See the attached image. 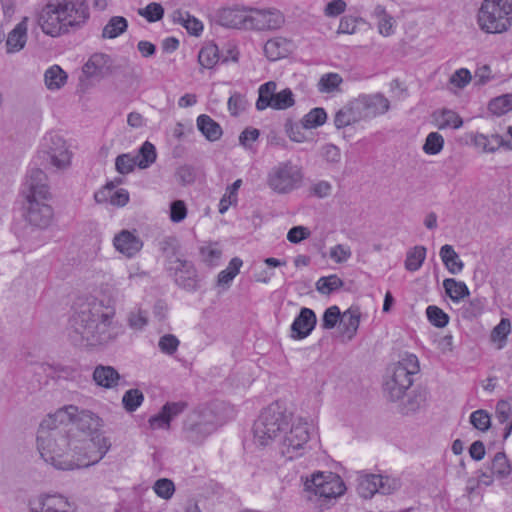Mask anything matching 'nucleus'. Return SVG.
<instances>
[{
	"mask_svg": "<svg viewBox=\"0 0 512 512\" xmlns=\"http://www.w3.org/2000/svg\"><path fill=\"white\" fill-rule=\"evenodd\" d=\"M114 186L111 184H108L105 187L104 191L98 192L95 194V200L97 202H102L106 199L105 191L110 193V202L112 205L116 206H125L129 201V193L125 189H119L116 191H113Z\"/></svg>",
	"mask_w": 512,
	"mask_h": 512,
	"instance_id": "79ce46f5",
	"label": "nucleus"
},
{
	"mask_svg": "<svg viewBox=\"0 0 512 512\" xmlns=\"http://www.w3.org/2000/svg\"><path fill=\"white\" fill-rule=\"evenodd\" d=\"M45 199H26L27 201V212L25 218L27 222L40 229L47 228L53 218V210L50 205L44 203Z\"/></svg>",
	"mask_w": 512,
	"mask_h": 512,
	"instance_id": "f3484780",
	"label": "nucleus"
},
{
	"mask_svg": "<svg viewBox=\"0 0 512 512\" xmlns=\"http://www.w3.org/2000/svg\"><path fill=\"white\" fill-rule=\"evenodd\" d=\"M148 323V313L142 309L131 311L128 315V324L132 329L141 330Z\"/></svg>",
	"mask_w": 512,
	"mask_h": 512,
	"instance_id": "0e129e2a",
	"label": "nucleus"
},
{
	"mask_svg": "<svg viewBox=\"0 0 512 512\" xmlns=\"http://www.w3.org/2000/svg\"><path fill=\"white\" fill-rule=\"evenodd\" d=\"M511 333V322L508 318H502L500 322L492 329L490 341L496 348L501 350L507 344V339Z\"/></svg>",
	"mask_w": 512,
	"mask_h": 512,
	"instance_id": "58836bf2",
	"label": "nucleus"
},
{
	"mask_svg": "<svg viewBox=\"0 0 512 512\" xmlns=\"http://www.w3.org/2000/svg\"><path fill=\"white\" fill-rule=\"evenodd\" d=\"M144 395L139 389H130L122 397V404L126 411L134 412L143 402Z\"/></svg>",
	"mask_w": 512,
	"mask_h": 512,
	"instance_id": "864d4df0",
	"label": "nucleus"
},
{
	"mask_svg": "<svg viewBox=\"0 0 512 512\" xmlns=\"http://www.w3.org/2000/svg\"><path fill=\"white\" fill-rule=\"evenodd\" d=\"M316 315L310 308H302L291 324L290 337L293 340L307 338L316 326Z\"/></svg>",
	"mask_w": 512,
	"mask_h": 512,
	"instance_id": "6ab92c4d",
	"label": "nucleus"
},
{
	"mask_svg": "<svg viewBox=\"0 0 512 512\" xmlns=\"http://www.w3.org/2000/svg\"><path fill=\"white\" fill-rule=\"evenodd\" d=\"M419 360L416 355L406 353L390 368V376L384 384L385 391L391 399L398 400L404 396L413 384V376L419 372Z\"/></svg>",
	"mask_w": 512,
	"mask_h": 512,
	"instance_id": "6e6552de",
	"label": "nucleus"
},
{
	"mask_svg": "<svg viewBox=\"0 0 512 512\" xmlns=\"http://www.w3.org/2000/svg\"><path fill=\"white\" fill-rule=\"evenodd\" d=\"M71 158L72 152L63 137L56 133H48L37 152L35 165L62 171L70 167Z\"/></svg>",
	"mask_w": 512,
	"mask_h": 512,
	"instance_id": "1a4fd4ad",
	"label": "nucleus"
},
{
	"mask_svg": "<svg viewBox=\"0 0 512 512\" xmlns=\"http://www.w3.org/2000/svg\"><path fill=\"white\" fill-rule=\"evenodd\" d=\"M112 61L109 55L94 53L84 64L82 71L87 78L101 80L111 74Z\"/></svg>",
	"mask_w": 512,
	"mask_h": 512,
	"instance_id": "aec40b11",
	"label": "nucleus"
},
{
	"mask_svg": "<svg viewBox=\"0 0 512 512\" xmlns=\"http://www.w3.org/2000/svg\"><path fill=\"white\" fill-rule=\"evenodd\" d=\"M362 119L356 100L337 111L334 117V125L341 129Z\"/></svg>",
	"mask_w": 512,
	"mask_h": 512,
	"instance_id": "a878e982",
	"label": "nucleus"
},
{
	"mask_svg": "<svg viewBox=\"0 0 512 512\" xmlns=\"http://www.w3.org/2000/svg\"><path fill=\"white\" fill-rule=\"evenodd\" d=\"M29 18L23 17L22 20L8 33L6 47L8 53H16L22 50L27 42Z\"/></svg>",
	"mask_w": 512,
	"mask_h": 512,
	"instance_id": "5701e85b",
	"label": "nucleus"
},
{
	"mask_svg": "<svg viewBox=\"0 0 512 512\" xmlns=\"http://www.w3.org/2000/svg\"><path fill=\"white\" fill-rule=\"evenodd\" d=\"M303 178L300 166L289 161L281 162L269 171L267 184L275 193L289 194L302 186Z\"/></svg>",
	"mask_w": 512,
	"mask_h": 512,
	"instance_id": "9d476101",
	"label": "nucleus"
},
{
	"mask_svg": "<svg viewBox=\"0 0 512 512\" xmlns=\"http://www.w3.org/2000/svg\"><path fill=\"white\" fill-rule=\"evenodd\" d=\"M277 84L274 81L263 83L258 88V98L256 101V109L263 111L271 108L272 102L276 94Z\"/></svg>",
	"mask_w": 512,
	"mask_h": 512,
	"instance_id": "e433bc0d",
	"label": "nucleus"
},
{
	"mask_svg": "<svg viewBox=\"0 0 512 512\" xmlns=\"http://www.w3.org/2000/svg\"><path fill=\"white\" fill-rule=\"evenodd\" d=\"M472 80L471 72L467 68L456 70L449 79L450 89L454 92L464 89Z\"/></svg>",
	"mask_w": 512,
	"mask_h": 512,
	"instance_id": "3c124183",
	"label": "nucleus"
},
{
	"mask_svg": "<svg viewBox=\"0 0 512 512\" xmlns=\"http://www.w3.org/2000/svg\"><path fill=\"white\" fill-rule=\"evenodd\" d=\"M120 333L115 321V309L102 301L94 300L83 306L70 320V338L76 344L89 346L106 344Z\"/></svg>",
	"mask_w": 512,
	"mask_h": 512,
	"instance_id": "f03ea898",
	"label": "nucleus"
},
{
	"mask_svg": "<svg viewBox=\"0 0 512 512\" xmlns=\"http://www.w3.org/2000/svg\"><path fill=\"white\" fill-rule=\"evenodd\" d=\"M200 255L204 263L213 267L221 262L222 248L219 243H209L200 248Z\"/></svg>",
	"mask_w": 512,
	"mask_h": 512,
	"instance_id": "a18cd8bd",
	"label": "nucleus"
},
{
	"mask_svg": "<svg viewBox=\"0 0 512 512\" xmlns=\"http://www.w3.org/2000/svg\"><path fill=\"white\" fill-rule=\"evenodd\" d=\"M294 104V94L289 88H286L276 92L271 108L274 110H286Z\"/></svg>",
	"mask_w": 512,
	"mask_h": 512,
	"instance_id": "603ef678",
	"label": "nucleus"
},
{
	"mask_svg": "<svg viewBox=\"0 0 512 512\" xmlns=\"http://www.w3.org/2000/svg\"><path fill=\"white\" fill-rule=\"evenodd\" d=\"M495 416L499 423L505 424L504 439L512 433V399H502L496 404Z\"/></svg>",
	"mask_w": 512,
	"mask_h": 512,
	"instance_id": "2f4dec72",
	"label": "nucleus"
},
{
	"mask_svg": "<svg viewBox=\"0 0 512 512\" xmlns=\"http://www.w3.org/2000/svg\"><path fill=\"white\" fill-rule=\"evenodd\" d=\"M102 420L89 410L69 405L40 423L37 445L42 459L68 471L98 463L109 451V438L99 433Z\"/></svg>",
	"mask_w": 512,
	"mask_h": 512,
	"instance_id": "f257e3e1",
	"label": "nucleus"
},
{
	"mask_svg": "<svg viewBox=\"0 0 512 512\" xmlns=\"http://www.w3.org/2000/svg\"><path fill=\"white\" fill-rule=\"evenodd\" d=\"M179 344L180 342L175 335L165 334L160 337L158 347L162 353L173 355L177 351Z\"/></svg>",
	"mask_w": 512,
	"mask_h": 512,
	"instance_id": "e2e57ef3",
	"label": "nucleus"
},
{
	"mask_svg": "<svg viewBox=\"0 0 512 512\" xmlns=\"http://www.w3.org/2000/svg\"><path fill=\"white\" fill-rule=\"evenodd\" d=\"M477 27L488 35H500L512 29V0H482L475 16Z\"/></svg>",
	"mask_w": 512,
	"mask_h": 512,
	"instance_id": "20e7f679",
	"label": "nucleus"
},
{
	"mask_svg": "<svg viewBox=\"0 0 512 512\" xmlns=\"http://www.w3.org/2000/svg\"><path fill=\"white\" fill-rule=\"evenodd\" d=\"M156 157L157 153L155 146L151 142L145 141L140 147L135 159L137 160V166L139 168L146 169L155 162Z\"/></svg>",
	"mask_w": 512,
	"mask_h": 512,
	"instance_id": "37998d69",
	"label": "nucleus"
},
{
	"mask_svg": "<svg viewBox=\"0 0 512 512\" xmlns=\"http://www.w3.org/2000/svg\"><path fill=\"white\" fill-rule=\"evenodd\" d=\"M326 120V111L323 108L316 107L303 116L301 123L305 129H316L324 125Z\"/></svg>",
	"mask_w": 512,
	"mask_h": 512,
	"instance_id": "c03bdc74",
	"label": "nucleus"
},
{
	"mask_svg": "<svg viewBox=\"0 0 512 512\" xmlns=\"http://www.w3.org/2000/svg\"><path fill=\"white\" fill-rule=\"evenodd\" d=\"M361 319L358 308H349L341 316L342 335L351 340L356 335Z\"/></svg>",
	"mask_w": 512,
	"mask_h": 512,
	"instance_id": "cd10ccee",
	"label": "nucleus"
},
{
	"mask_svg": "<svg viewBox=\"0 0 512 512\" xmlns=\"http://www.w3.org/2000/svg\"><path fill=\"white\" fill-rule=\"evenodd\" d=\"M341 320V312L339 307L330 306L323 314L322 326L324 329H333Z\"/></svg>",
	"mask_w": 512,
	"mask_h": 512,
	"instance_id": "69168bd1",
	"label": "nucleus"
},
{
	"mask_svg": "<svg viewBox=\"0 0 512 512\" xmlns=\"http://www.w3.org/2000/svg\"><path fill=\"white\" fill-rule=\"evenodd\" d=\"M443 288L446 295L452 302L458 304L469 296V288L465 282L454 278H447L443 281Z\"/></svg>",
	"mask_w": 512,
	"mask_h": 512,
	"instance_id": "7c9ffc66",
	"label": "nucleus"
},
{
	"mask_svg": "<svg viewBox=\"0 0 512 512\" xmlns=\"http://www.w3.org/2000/svg\"><path fill=\"white\" fill-rule=\"evenodd\" d=\"M285 23L283 13L277 9H251L250 28L251 30H277Z\"/></svg>",
	"mask_w": 512,
	"mask_h": 512,
	"instance_id": "2eb2a0df",
	"label": "nucleus"
},
{
	"mask_svg": "<svg viewBox=\"0 0 512 512\" xmlns=\"http://www.w3.org/2000/svg\"><path fill=\"white\" fill-rule=\"evenodd\" d=\"M439 256L443 265L450 274L458 275L463 271L464 262L460 259V256L452 245H443L439 250Z\"/></svg>",
	"mask_w": 512,
	"mask_h": 512,
	"instance_id": "393cba45",
	"label": "nucleus"
},
{
	"mask_svg": "<svg viewBox=\"0 0 512 512\" xmlns=\"http://www.w3.org/2000/svg\"><path fill=\"white\" fill-rule=\"evenodd\" d=\"M470 423L475 429L485 432L491 426L490 414L483 409L473 411L470 415Z\"/></svg>",
	"mask_w": 512,
	"mask_h": 512,
	"instance_id": "5fc2aeb1",
	"label": "nucleus"
},
{
	"mask_svg": "<svg viewBox=\"0 0 512 512\" xmlns=\"http://www.w3.org/2000/svg\"><path fill=\"white\" fill-rule=\"evenodd\" d=\"M187 215V208L182 200H175L170 205V219L175 222L179 223L183 221L186 218Z\"/></svg>",
	"mask_w": 512,
	"mask_h": 512,
	"instance_id": "774afa93",
	"label": "nucleus"
},
{
	"mask_svg": "<svg viewBox=\"0 0 512 512\" xmlns=\"http://www.w3.org/2000/svg\"><path fill=\"white\" fill-rule=\"evenodd\" d=\"M436 126L439 129H459L463 125L460 115L453 111L444 109L434 114Z\"/></svg>",
	"mask_w": 512,
	"mask_h": 512,
	"instance_id": "c9c22d12",
	"label": "nucleus"
},
{
	"mask_svg": "<svg viewBox=\"0 0 512 512\" xmlns=\"http://www.w3.org/2000/svg\"><path fill=\"white\" fill-rule=\"evenodd\" d=\"M93 379L99 386L114 388L118 385L120 375L112 366L98 365L93 372Z\"/></svg>",
	"mask_w": 512,
	"mask_h": 512,
	"instance_id": "c85d7f7f",
	"label": "nucleus"
},
{
	"mask_svg": "<svg viewBox=\"0 0 512 512\" xmlns=\"http://www.w3.org/2000/svg\"><path fill=\"white\" fill-rule=\"evenodd\" d=\"M22 195L25 199H48L50 197L48 178L46 173L38 168L31 167L25 176L22 185Z\"/></svg>",
	"mask_w": 512,
	"mask_h": 512,
	"instance_id": "f8f14e48",
	"label": "nucleus"
},
{
	"mask_svg": "<svg viewBox=\"0 0 512 512\" xmlns=\"http://www.w3.org/2000/svg\"><path fill=\"white\" fill-rule=\"evenodd\" d=\"M218 59V47L214 44L204 46L198 54L199 64L204 68H212Z\"/></svg>",
	"mask_w": 512,
	"mask_h": 512,
	"instance_id": "8fccbe9b",
	"label": "nucleus"
},
{
	"mask_svg": "<svg viewBox=\"0 0 512 512\" xmlns=\"http://www.w3.org/2000/svg\"><path fill=\"white\" fill-rule=\"evenodd\" d=\"M463 140L464 144L485 154H493L504 145V140L499 134L487 135L478 131L464 133Z\"/></svg>",
	"mask_w": 512,
	"mask_h": 512,
	"instance_id": "dca6fc26",
	"label": "nucleus"
},
{
	"mask_svg": "<svg viewBox=\"0 0 512 512\" xmlns=\"http://www.w3.org/2000/svg\"><path fill=\"white\" fill-rule=\"evenodd\" d=\"M372 17L376 21L378 33L383 37H390L396 32L397 21L386 8L376 5L372 11Z\"/></svg>",
	"mask_w": 512,
	"mask_h": 512,
	"instance_id": "b1692460",
	"label": "nucleus"
},
{
	"mask_svg": "<svg viewBox=\"0 0 512 512\" xmlns=\"http://www.w3.org/2000/svg\"><path fill=\"white\" fill-rule=\"evenodd\" d=\"M128 28V21L122 16H113L102 30V37L114 39L123 34Z\"/></svg>",
	"mask_w": 512,
	"mask_h": 512,
	"instance_id": "a19ab883",
	"label": "nucleus"
},
{
	"mask_svg": "<svg viewBox=\"0 0 512 512\" xmlns=\"http://www.w3.org/2000/svg\"><path fill=\"white\" fill-rule=\"evenodd\" d=\"M197 127L199 131L209 141L218 140L222 135L221 126L210 116L202 114L197 118Z\"/></svg>",
	"mask_w": 512,
	"mask_h": 512,
	"instance_id": "72a5a7b5",
	"label": "nucleus"
},
{
	"mask_svg": "<svg viewBox=\"0 0 512 512\" xmlns=\"http://www.w3.org/2000/svg\"><path fill=\"white\" fill-rule=\"evenodd\" d=\"M247 107V100L241 94H233L230 96L228 101V109L232 115H239L245 111Z\"/></svg>",
	"mask_w": 512,
	"mask_h": 512,
	"instance_id": "338daca9",
	"label": "nucleus"
},
{
	"mask_svg": "<svg viewBox=\"0 0 512 512\" xmlns=\"http://www.w3.org/2000/svg\"><path fill=\"white\" fill-rule=\"evenodd\" d=\"M171 264L167 272L179 287L188 291H194L198 288L197 270L191 261L182 259L179 262H171Z\"/></svg>",
	"mask_w": 512,
	"mask_h": 512,
	"instance_id": "4468645a",
	"label": "nucleus"
},
{
	"mask_svg": "<svg viewBox=\"0 0 512 512\" xmlns=\"http://www.w3.org/2000/svg\"><path fill=\"white\" fill-rule=\"evenodd\" d=\"M174 23L182 25L189 34L199 36L203 31V24L187 11L176 10L172 14Z\"/></svg>",
	"mask_w": 512,
	"mask_h": 512,
	"instance_id": "c756f323",
	"label": "nucleus"
},
{
	"mask_svg": "<svg viewBox=\"0 0 512 512\" xmlns=\"http://www.w3.org/2000/svg\"><path fill=\"white\" fill-rule=\"evenodd\" d=\"M159 248L165 258L166 270L170 268L171 262H179L183 258L179 255V243L175 237H165L159 242Z\"/></svg>",
	"mask_w": 512,
	"mask_h": 512,
	"instance_id": "473e14b6",
	"label": "nucleus"
},
{
	"mask_svg": "<svg viewBox=\"0 0 512 512\" xmlns=\"http://www.w3.org/2000/svg\"><path fill=\"white\" fill-rule=\"evenodd\" d=\"M137 166V160L135 156H131L130 154H121L117 156L115 160V168L120 174H128L132 172Z\"/></svg>",
	"mask_w": 512,
	"mask_h": 512,
	"instance_id": "bf43d9fd",
	"label": "nucleus"
},
{
	"mask_svg": "<svg viewBox=\"0 0 512 512\" xmlns=\"http://www.w3.org/2000/svg\"><path fill=\"white\" fill-rule=\"evenodd\" d=\"M444 137L438 132H430L425 139L422 150L426 155L435 156L444 148Z\"/></svg>",
	"mask_w": 512,
	"mask_h": 512,
	"instance_id": "49530a36",
	"label": "nucleus"
},
{
	"mask_svg": "<svg viewBox=\"0 0 512 512\" xmlns=\"http://www.w3.org/2000/svg\"><path fill=\"white\" fill-rule=\"evenodd\" d=\"M342 83V77L337 73L324 74L319 80V90L324 93H331L338 90Z\"/></svg>",
	"mask_w": 512,
	"mask_h": 512,
	"instance_id": "6e6d98bb",
	"label": "nucleus"
},
{
	"mask_svg": "<svg viewBox=\"0 0 512 512\" xmlns=\"http://www.w3.org/2000/svg\"><path fill=\"white\" fill-rule=\"evenodd\" d=\"M316 431L315 425L302 417L289 416L288 428L284 430L280 452L288 460L302 457L309 449V441Z\"/></svg>",
	"mask_w": 512,
	"mask_h": 512,
	"instance_id": "39448f33",
	"label": "nucleus"
},
{
	"mask_svg": "<svg viewBox=\"0 0 512 512\" xmlns=\"http://www.w3.org/2000/svg\"><path fill=\"white\" fill-rule=\"evenodd\" d=\"M295 50V44L291 39L277 36L269 39L263 47L266 58L270 61H278L286 58Z\"/></svg>",
	"mask_w": 512,
	"mask_h": 512,
	"instance_id": "412c9836",
	"label": "nucleus"
},
{
	"mask_svg": "<svg viewBox=\"0 0 512 512\" xmlns=\"http://www.w3.org/2000/svg\"><path fill=\"white\" fill-rule=\"evenodd\" d=\"M362 118H372L386 113L390 103L381 94L361 95L356 99Z\"/></svg>",
	"mask_w": 512,
	"mask_h": 512,
	"instance_id": "a211bd4d",
	"label": "nucleus"
},
{
	"mask_svg": "<svg viewBox=\"0 0 512 512\" xmlns=\"http://www.w3.org/2000/svg\"><path fill=\"white\" fill-rule=\"evenodd\" d=\"M343 281L337 275H329L321 277L316 282V289L319 293L328 295L340 287H342Z\"/></svg>",
	"mask_w": 512,
	"mask_h": 512,
	"instance_id": "09e8293b",
	"label": "nucleus"
},
{
	"mask_svg": "<svg viewBox=\"0 0 512 512\" xmlns=\"http://www.w3.org/2000/svg\"><path fill=\"white\" fill-rule=\"evenodd\" d=\"M426 254L427 250L422 245H416L409 249L404 262L405 269L410 272L418 271L426 259Z\"/></svg>",
	"mask_w": 512,
	"mask_h": 512,
	"instance_id": "4c0bfd02",
	"label": "nucleus"
},
{
	"mask_svg": "<svg viewBox=\"0 0 512 512\" xmlns=\"http://www.w3.org/2000/svg\"><path fill=\"white\" fill-rule=\"evenodd\" d=\"M357 492L363 498H371L375 493L389 494L396 488V482L389 477L376 474H360L357 479Z\"/></svg>",
	"mask_w": 512,
	"mask_h": 512,
	"instance_id": "ddd939ff",
	"label": "nucleus"
},
{
	"mask_svg": "<svg viewBox=\"0 0 512 512\" xmlns=\"http://www.w3.org/2000/svg\"><path fill=\"white\" fill-rule=\"evenodd\" d=\"M488 110L495 116H502L512 111V94H504L492 99Z\"/></svg>",
	"mask_w": 512,
	"mask_h": 512,
	"instance_id": "de8ad7c7",
	"label": "nucleus"
},
{
	"mask_svg": "<svg viewBox=\"0 0 512 512\" xmlns=\"http://www.w3.org/2000/svg\"><path fill=\"white\" fill-rule=\"evenodd\" d=\"M114 247L128 258L135 256L143 246L141 239L133 232L122 230L113 239Z\"/></svg>",
	"mask_w": 512,
	"mask_h": 512,
	"instance_id": "4be33fe9",
	"label": "nucleus"
},
{
	"mask_svg": "<svg viewBox=\"0 0 512 512\" xmlns=\"http://www.w3.org/2000/svg\"><path fill=\"white\" fill-rule=\"evenodd\" d=\"M251 9L247 8H229L226 9V27L236 29L250 28Z\"/></svg>",
	"mask_w": 512,
	"mask_h": 512,
	"instance_id": "bb28decb",
	"label": "nucleus"
},
{
	"mask_svg": "<svg viewBox=\"0 0 512 512\" xmlns=\"http://www.w3.org/2000/svg\"><path fill=\"white\" fill-rule=\"evenodd\" d=\"M305 491L311 500L326 505L344 495L346 485L343 479L331 471L313 473L304 482Z\"/></svg>",
	"mask_w": 512,
	"mask_h": 512,
	"instance_id": "423d86ee",
	"label": "nucleus"
},
{
	"mask_svg": "<svg viewBox=\"0 0 512 512\" xmlns=\"http://www.w3.org/2000/svg\"><path fill=\"white\" fill-rule=\"evenodd\" d=\"M426 314L429 322L436 327H445L449 322L448 315L437 306H428L426 309Z\"/></svg>",
	"mask_w": 512,
	"mask_h": 512,
	"instance_id": "4d7b16f0",
	"label": "nucleus"
},
{
	"mask_svg": "<svg viewBox=\"0 0 512 512\" xmlns=\"http://www.w3.org/2000/svg\"><path fill=\"white\" fill-rule=\"evenodd\" d=\"M67 77V73L59 65H53L44 73L45 86L51 91L59 90L65 85Z\"/></svg>",
	"mask_w": 512,
	"mask_h": 512,
	"instance_id": "f704fd0d",
	"label": "nucleus"
},
{
	"mask_svg": "<svg viewBox=\"0 0 512 512\" xmlns=\"http://www.w3.org/2000/svg\"><path fill=\"white\" fill-rule=\"evenodd\" d=\"M289 415L278 404L264 409L253 425V440L258 446H267L288 428Z\"/></svg>",
	"mask_w": 512,
	"mask_h": 512,
	"instance_id": "0eeeda50",
	"label": "nucleus"
},
{
	"mask_svg": "<svg viewBox=\"0 0 512 512\" xmlns=\"http://www.w3.org/2000/svg\"><path fill=\"white\" fill-rule=\"evenodd\" d=\"M138 14L146 18L148 22H156L163 18L164 9L160 3H149L145 8L139 9Z\"/></svg>",
	"mask_w": 512,
	"mask_h": 512,
	"instance_id": "13d9d810",
	"label": "nucleus"
},
{
	"mask_svg": "<svg viewBox=\"0 0 512 512\" xmlns=\"http://www.w3.org/2000/svg\"><path fill=\"white\" fill-rule=\"evenodd\" d=\"M490 471L496 479H504L511 474L512 466L505 453L498 452L495 454L491 463Z\"/></svg>",
	"mask_w": 512,
	"mask_h": 512,
	"instance_id": "ea45409f",
	"label": "nucleus"
},
{
	"mask_svg": "<svg viewBox=\"0 0 512 512\" xmlns=\"http://www.w3.org/2000/svg\"><path fill=\"white\" fill-rule=\"evenodd\" d=\"M85 0H49L36 13L41 31L52 38L80 29L89 19Z\"/></svg>",
	"mask_w": 512,
	"mask_h": 512,
	"instance_id": "7ed1b4c3",
	"label": "nucleus"
},
{
	"mask_svg": "<svg viewBox=\"0 0 512 512\" xmlns=\"http://www.w3.org/2000/svg\"><path fill=\"white\" fill-rule=\"evenodd\" d=\"M352 256L351 248L345 244H337L330 248L329 257L335 263H344Z\"/></svg>",
	"mask_w": 512,
	"mask_h": 512,
	"instance_id": "052dcab7",
	"label": "nucleus"
},
{
	"mask_svg": "<svg viewBox=\"0 0 512 512\" xmlns=\"http://www.w3.org/2000/svg\"><path fill=\"white\" fill-rule=\"evenodd\" d=\"M154 492L163 499H170L175 491L174 483L167 478L158 479L153 486Z\"/></svg>",
	"mask_w": 512,
	"mask_h": 512,
	"instance_id": "680f3d73",
	"label": "nucleus"
},
{
	"mask_svg": "<svg viewBox=\"0 0 512 512\" xmlns=\"http://www.w3.org/2000/svg\"><path fill=\"white\" fill-rule=\"evenodd\" d=\"M28 512H76V506L62 494L42 493L28 500Z\"/></svg>",
	"mask_w": 512,
	"mask_h": 512,
	"instance_id": "9b49d317",
	"label": "nucleus"
}]
</instances>
